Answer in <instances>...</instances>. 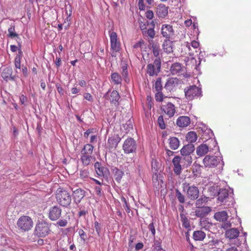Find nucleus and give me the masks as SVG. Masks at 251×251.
<instances>
[{
    "mask_svg": "<svg viewBox=\"0 0 251 251\" xmlns=\"http://www.w3.org/2000/svg\"><path fill=\"white\" fill-rule=\"evenodd\" d=\"M149 230L151 231L152 235L154 236L155 235V229L154 226L153 220L150 223L148 226Z\"/></svg>",
    "mask_w": 251,
    "mask_h": 251,
    "instance_id": "obj_51",
    "label": "nucleus"
},
{
    "mask_svg": "<svg viewBox=\"0 0 251 251\" xmlns=\"http://www.w3.org/2000/svg\"><path fill=\"white\" fill-rule=\"evenodd\" d=\"M220 242L218 240H212L207 243V246L208 248L214 250L219 245Z\"/></svg>",
    "mask_w": 251,
    "mask_h": 251,
    "instance_id": "obj_45",
    "label": "nucleus"
},
{
    "mask_svg": "<svg viewBox=\"0 0 251 251\" xmlns=\"http://www.w3.org/2000/svg\"><path fill=\"white\" fill-rule=\"evenodd\" d=\"M56 199L58 203L63 207H69L72 198L70 193L62 188H58L56 192Z\"/></svg>",
    "mask_w": 251,
    "mask_h": 251,
    "instance_id": "obj_2",
    "label": "nucleus"
},
{
    "mask_svg": "<svg viewBox=\"0 0 251 251\" xmlns=\"http://www.w3.org/2000/svg\"><path fill=\"white\" fill-rule=\"evenodd\" d=\"M169 144L171 149L176 150L179 146V141L176 137H171L169 139Z\"/></svg>",
    "mask_w": 251,
    "mask_h": 251,
    "instance_id": "obj_32",
    "label": "nucleus"
},
{
    "mask_svg": "<svg viewBox=\"0 0 251 251\" xmlns=\"http://www.w3.org/2000/svg\"><path fill=\"white\" fill-rule=\"evenodd\" d=\"M161 77H158L156 80L154 85V88L156 92L162 91L163 87L162 85V80Z\"/></svg>",
    "mask_w": 251,
    "mask_h": 251,
    "instance_id": "obj_44",
    "label": "nucleus"
},
{
    "mask_svg": "<svg viewBox=\"0 0 251 251\" xmlns=\"http://www.w3.org/2000/svg\"><path fill=\"white\" fill-rule=\"evenodd\" d=\"M228 217L227 213L226 211L217 212L214 215V218L216 221L222 222H226Z\"/></svg>",
    "mask_w": 251,
    "mask_h": 251,
    "instance_id": "obj_27",
    "label": "nucleus"
},
{
    "mask_svg": "<svg viewBox=\"0 0 251 251\" xmlns=\"http://www.w3.org/2000/svg\"><path fill=\"white\" fill-rule=\"evenodd\" d=\"M161 34L166 39L170 38L174 35V30L173 26L170 24H163L162 25Z\"/></svg>",
    "mask_w": 251,
    "mask_h": 251,
    "instance_id": "obj_15",
    "label": "nucleus"
},
{
    "mask_svg": "<svg viewBox=\"0 0 251 251\" xmlns=\"http://www.w3.org/2000/svg\"><path fill=\"white\" fill-rule=\"evenodd\" d=\"M223 223L222 225V227L225 229H227L231 226V224L230 222H228L226 221V222H224Z\"/></svg>",
    "mask_w": 251,
    "mask_h": 251,
    "instance_id": "obj_59",
    "label": "nucleus"
},
{
    "mask_svg": "<svg viewBox=\"0 0 251 251\" xmlns=\"http://www.w3.org/2000/svg\"><path fill=\"white\" fill-rule=\"evenodd\" d=\"M208 198L205 196L201 197L199 199H197L196 201V207H203V205L206 203L208 201Z\"/></svg>",
    "mask_w": 251,
    "mask_h": 251,
    "instance_id": "obj_39",
    "label": "nucleus"
},
{
    "mask_svg": "<svg viewBox=\"0 0 251 251\" xmlns=\"http://www.w3.org/2000/svg\"><path fill=\"white\" fill-rule=\"evenodd\" d=\"M158 123L159 125V127L161 129H165V125L164 122L163 117L162 116H160L158 118Z\"/></svg>",
    "mask_w": 251,
    "mask_h": 251,
    "instance_id": "obj_48",
    "label": "nucleus"
},
{
    "mask_svg": "<svg viewBox=\"0 0 251 251\" xmlns=\"http://www.w3.org/2000/svg\"><path fill=\"white\" fill-rule=\"evenodd\" d=\"M111 78L114 84H120L122 83V77L118 73H113L111 75Z\"/></svg>",
    "mask_w": 251,
    "mask_h": 251,
    "instance_id": "obj_36",
    "label": "nucleus"
},
{
    "mask_svg": "<svg viewBox=\"0 0 251 251\" xmlns=\"http://www.w3.org/2000/svg\"><path fill=\"white\" fill-rule=\"evenodd\" d=\"M176 196L177 199L178 201L181 203H183L185 202V197L184 195H183L178 189H176Z\"/></svg>",
    "mask_w": 251,
    "mask_h": 251,
    "instance_id": "obj_43",
    "label": "nucleus"
},
{
    "mask_svg": "<svg viewBox=\"0 0 251 251\" xmlns=\"http://www.w3.org/2000/svg\"><path fill=\"white\" fill-rule=\"evenodd\" d=\"M121 201L124 203V205H123V206L125 207L126 211L127 212H129V206L128 205V204L126 199L125 197H122L121 198Z\"/></svg>",
    "mask_w": 251,
    "mask_h": 251,
    "instance_id": "obj_49",
    "label": "nucleus"
},
{
    "mask_svg": "<svg viewBox=\"0 0 251 251\" xmlns=\"http://www.w3.org/2000/svg\"><path fill=\"white\" fill-rule=\"evenodd\" d=\"M198 209L195 211V215L197 217L203 218L208 215L211 211V208L209 206L197 207Z\"/></svg>",
    "mask_w": 251,
    "mask_h": 251,
    "instance_id": "obj_21",
    "label": "nucleus"
},
{
    "mask_svg": "<svg viewBox=\"0 0 251 251\" xmlns=\"http://www.w3.org/2000/svg\"><path fill=\"white\" fill-rule=\"evenodd\" d=\"M186 138L187 141L189 142L190 143L192 144V143L196 141L197 139V135L194 131H190L187 134Z\"/></svg>",
    "mask_w": 251,
    "mask_h": 251,
    "instance_id": "obj_37",
    "label": "nucleus"
},
{
    "mask_svg": "<svg viewBox=\"0 0 251 251\" xmlns=\"http://www.w3.org/2000/svg\"><path fill=\"white\" fill-rule=\"evenodd\" d=\"M180 217L181 222L182 223V226L185 228H189L190 226V223L185 215L184 214H180Z\"/></svg>",
    "mask_w": 251,
    "mask_h": 251,
    "instance_id": "obj_42",
    "label": "nucleus"
},
{
    "mask_svg": "<svg viewBox=\"0 0 251 251\" xmlns=\"http://www.w3.org/2000/svg\"><path fill=\"white\" fill-rule=\"evenodd\" d=\"M62 209L59 206L55 205L50 208L49 218L51 221H56L61 217Z\"/></svg>",
    "mask_w": 251,
    "mask_h": 251,
    "instance_id": "obj_13",
    "label": "nucleus"
},
{
    "mask_svg": "<svg viewBox=\"0 0 251 251\" xmlns=\"http://www.w3.org/2000/svg\"><path fill=\"white\" fill-rule=\"evenodd\" d=\"M125 171V170L123 167H122V169H119L117 167H114L112 169L114 178L117 183H120L121 182L122 178L124 175Z\"/></svg>",
    "mask_w": 251,
    "mask_h": 251,
    "instance_id": "obj_24",
    "label": "nucleus"
},
{
    "mask_svg": "<svg viewBox=\"0 0 251 251\" xmlns=\"http://www.w3.org/2000/svg\"><path fill=\"white\" fill-rule=\"evenodd\" d=\"M71 190L73 192L72 196L74 202L77 205L85 196L86 192L84 190L80 188H77L75 190H74V188H72Z\"/></svg>",
    "mask_w": 251,
    "mask_h": 251,
    "instance_id": "obj_12",
    "label": "nucleus"
},
{
    "mask_svg": "<svg viewBox=\"0 0 251 251\" xmlns=\"http://www.w3.org/2000/svg\"><path fill=\"white\" fill-rule=\"evenodd\" d=\"M94 129V128H90L87 130L84 133V136L85 138H87L88 136L91 133L93 132Z\"/></svg>",
    "mask_w": 251,
    "mask_h": 251,
    "instance_id": "obj_62",
    "label": "nucleus"
},
{
    "mask_svg": "<svg viewBox=\"0 0 251 251\" xmlns=\"http://www.w3.org/2000/svg\"><path fill=\"white\" fill-rule=\"evenodd\" d=\"M182 162L184 161V165H190L192 162V158L190 155H182Z\"/></svg>",
    "mask_w": 251,
    "mask_h": 251,
    "instance_id": "obj_46",
    "label": "nucleus"
},
{
    "mask_svg": "<svg viewBox=\"0 0 251 251\" xmlns=\"http://www.w3.org/2000/svg\"><path fill=\"white\" fill-rule=\"evenodd\" d=\"M184 92L185 98L188 100H192L193 99L201 98L202 96L201 88L196 85L186 87L184 88Z\"/></svg>",
    "mask_w": 251,
    "mask_h": 251,
    "instance_id": "obj_3",
    "label": "nucleus"
},
{
    "mask_svg": "<svg viewBox=\"0 0 251 251\" xmlns=\"http://www.w3.org/2000/svg\"><path fill=\"white\" fill-rule=\"evenodd\" d=\"M233 190L226 189H220L218 194V203L225 205V208L232 206L234 203Z\"/></svg>",
    "mask_w": 251,
    "mask_h": 251,
    "instance_id": "obj_1",
    "label": "nucleus"
},
{
    "mask_svg": "<svg viewBox=\"0 0 251 251\" xmlns=\"http://www.w3.org/2000/svg\"><path fill=\"white\" fill-rule=\"evenodd\" d=\"M122 147L126 154L135 153L137 150V144L133 138L128 137L124 141Z\"/></svg>",
    "mask_w": 251,
    "mask_h": 251,
    "instance_id": "obj_8",
    "label": "nucleus"
},
{
    "mask_svg": "<svg viewBox=\"0 0 251 251\" xmlns=\"http://www.w3.org/2000/svg\"><path fill=\"white\" fill-rule=\"evenodd\" d=\"M57 224L60 226H65L67 224V221L66 220H59Z\"/></svg>",
    "mask_w": 251,
    "mask_h": 251,
    "instance_id": "obj_58",
    "label": "nucleus"
},
{
    "mask_svg": "<svg viewBox=\"0 0 251 251\" xmlns=\"http://www.w3.org/2000/svg\"><path fill=\"white\" fill-rule=\"evenodd\" d=\"M13 70L11 67H7L4 68L1 73L3 79L7 81L9 80H15V76L12 75Z\"/></svg>",
    "mask_w": 251,
    "mask_h": 251,
    "instance_id": "obj_23",
    "label": "nucleus"
},
{
    "mask_svg": "<svg viewBox=\"0 0 251 251\" xmlns=\"http://www.w3.org/2000/svg\"><path fill=\"white\" fill-rule=\"evenodd\" d=\"M84 98L90 101L93 100V97L92 95L88 93H86L84 94Z\"/></svg>",
    "mask_w": 251,
    "mask_h": 251,
    "instance_id": "obj_61",
    "label": "nucleus"
},
{
    "mask_svg": "<svg viewBox=\"0 0 251 251\" xmlns=\"http://www.w3.org/2000/svg\"><path fill=\"white\" fill-rule=\"evenodd\" d=\"M155 99L157 101L161 102L163 100V95L161 91L157 92L155 95Z\"/></svg>",
    "mask_w": 251,
    "mask_h": 251,
    "instance_id": "obj_47",
    "label": "nucleus"
},
{
    "mask_svg": "<svg viewBox=\"0 0 251 251\" xmlns=\"http://www.w3.org/2000/svg\"><path fill=\"white\" fill-rule=\"evenodd\" d=\"M190 123V119L188 116H180L176 120V125L181 127L187 126Z\"/></svg>",
    "mask_w": 251,
    "mask_h": 251,
    "instance_id": "obj_26",
    "label": "nucleus"
},
{
    "mask_svg": "<svg viewBox=\"0 0 251 251\" xmlns=\"http://www.w3.org/2000/svg\"><path fill=\"white\" fill-rule=\"evenodd\" d=\"M55 87H56L58 93L61 95H63L64 90H63V88L61 86V85L59 83H56L55 84Z\"/></svg>",
    "mask_w": 251,
    "mask_h": 251,
    "instance_id": "obj_55",
    "label": "nucleus"
},
{
    "mask_svg": "<svg viewBox=\"0 0 251 251\" xmlns=\"http://www.w3.org/2000/svg\"><path fill=\"white\" fill-rule=\"evenodd\" d=\"M32 219L27 216H21L17 221L18 228L22 231L29 230L33 226Z\"/></svg>",
    "mask_w": 251,
    "mask_h": 251,
    "instance_id": "obj_5",
    "label": "nucleus"
},
{
    "mask_svg": "<svg viewBox=\"0 0 251 251\" xmlns=\"http://www.w3.org/2000/svg\"><path fill=\"white\" fill-rule=\"evenodd\" d=\"M220 160L221 159L216 156L207 155L204 158L203 163L206 167L214 168L220 163Z\"/></svg>",
    "mask_w": 251,
    "mask_h": 251,
    "instance_id": "obj_10",
    "label": "nucleus"
},
{
    "mask_svg": "<svg viewBox=\"0 0 251 251\" xmlns=\"http://www.w3.org/2000/svg\"><path fill=\"white\" fill-rule=\"evenodd\" d=\"M179 80L177 78H169L164 86V88L170 92L174 91L175 88L178 84Z\"/></svg>",
    "mask_w": 251,
    "mask_h": 251,
    "instance_id": "obj_20",
    "label": "nucleus"
},
{
    "mask_svg": "<svg viewBox=\"0 0 251 251\" xmlns=\"http://www.w3.org/2000/svg\"><path fill=\"white\" fill-rule=\"evenodd\" d=\"M183 191H186V196L191 200H196L199 195V190L194 185H190L189 183H184L183 184Z\"/></svg>",
    "mask_w": 251,
    "mask_h": 251,
    "instance_id": "obj_7",
    "label": "nucleus"
},
{
    "mask_svg": "<svg viewBox=\"0 0 251 251\" xmlns=\"http://www.w3.org/2000/svg\"><path fill=\"white\" fill-rule=\"evenodd\" d=\"M151 27L148 29L147 30H146L145 29L141 28V30L142 31V33L143 35H147L148 37L152 39L154 38L155 36V31L154 30V23L152 21L151 22Z\"/></svg>",
    "mask_w": 251,
    "mask_h": 251,
    "instance_id": "obj_30",
    "label": "nucleus"
},
{
    "mask_svg": "<svg viewBox=\"0 0 251 251\" xmlns=\"http://www.w3.org/2000/svg\"><path fill=\"white\" fill-rule=\"evenodd\" d=\"M121 140V138L118 134H115L109 137L107 141V148L109 150H115Z\"/></svg>",
    "mask_w": 251,
    "mask_h": 251,
    "instance_id": "obj_18",
    "label": "nucleus"
},
{
    "mask_svg": "<svg viewBox=\"0 0 251 251\" xmlns=\"http://www.w3.org/2000/svg\"><path fill=\"white\" fill-rule=\"evenodd\" d=\"M109 34L110 40V49L114 51L119 50L120 43L118 41L117 34L115 32L109 31Z\"/></svg>",
    "mask_w": 251,
    "mask_h": 251,
    "instance_id": "obj_14",
    "label": "nucleus"
},
{
    "mask_svg": "<svg viewBox=\"0 0 251 251\" xmlns=\"http://www.w3.org/2000/svg\"><path fill=\"white\" fill-rule=\"evenodd\" d=\"M124 127L128 131H129L130 129H132V125L131 124L130 121H128L127 123L126 124V125L124 126Z\"/></svg>",
    "mask_w": 251,
    "mask_h": 251,
    "instance_id": "obj_64",
    "label": "nucleus"
},
{
    "mask_svg": "<svg viewBox=\"0 0 251 251\" xmlns=\"http://www.w3.org/2000/svg\"><path fill=\"white\" fill-rule=\"evenodd\" d=\"M161 62L160 57L156 58L152 63L147 66L146 72L150 76L157 75L161 71Z\"/></svg>",
    "mask_w": 251,
    "mask_h": 251,
    "instance_id": "obj_6",
    "label": "nucleus"
},
{
    "mask_svg": "<svg viewBox=\"0 0 251 251\" xmlns=\"http://www.w3.org/2000/svg\"><path fill=\"white\" fill-rule=\"evenodd\" d=\"M94 147L90 144H87L84 145L83 148L81 151V154H88L91 155L93 153Z\"/></svg>",
    "mask_w": 251,
    "mask_h": 251,
    "instance_id": "obj_35",
    "label": "nucleus"
},
{
    "mask_svg": "<svg viewBox=\"0 0 251 251\" xmlns=\"http://www.w3.org/2000/svg\"><path fill=\"white\" fill-rule=\"evenodd\" d=\"M149 45L151 47L154 56L158 58V57L159 56L161 52L159 44L158 43L154 42L153 41L151 40L149 41Z\"/></svg>",
    "mask_w": 251,
    "mask_h": 251,
    "instance_id": "obj_28",
    "label": "nucleus"
},
{
    "mask_svg": "<svg viewBox=\"0 0 251 251\" xmlns=\"http://www.w3.org/2000/svg\"><path fill=\"white\" fill-rule=\"evenodd\" d=\"M162 48L163 50L167 53L173 52V48L172 47V43L169 39H166L163 45Z\"/></svg>",
    "mask_w": 251,
    "mask_h": 251,
    "instance_id": "obj_33",
    "label": "nucleus"
},
{
    "mask_svg": "<svg viewBox=\"0 0 251 251\" xmlns=\"http://www.w3.org/2000/svg\"><path fill=\"white\" fill-rule=\"evenodd\" d=\"M195 147L193 144L189 143L184 146L180 150L181 155H190L194 151Z\"/></svg>",
    "mask_w": 251,
    "mask_h": 251,
    "instance_id": "obj_29",
    "label": "nucleus"
},
{
    "mask_svg": "<svg viewBox=\"0 0 251 251\" xmlns=\"http://www.w3.org/2000/svg\"><path fill=\"white\" fill-rule=\"evenodd\" d=\"M92 157L90 155L81 154L80 159L84 166H87L91 163Z\"/></svg>",
    "mask_w": 251,
    "mask_h": 251,
    "instance_id": "obj_38",
    "label": "nucleus"
},
{
    "mask_svg": "<svg viewBox=\"0 0 251 251\" xmlns=\"http://www.w3.org/2000/svg\"><path fill=\"white\" fill-rule=\"evenodd\" d=\"M8 36L12 39L15 38V37H18V34L15 32L14 24L11 25L10 27L8 29Z\"/></svg>",
    "mask_w": 251,
    "mask_h": 251,
    "instance_id": "obj_41",
    "label": "nucleus"
},
{
    "mask_svg": "<svg viewBox=\"0 0 251 251\" xmlns=\"http://www.w3.org/2000/svg\"><path fill=\"white\" fill-rule=\"evenodd\" d=\"M121 73L122 75V77L125 79L126 82L129 81V79L128 78V73L127 71V66L126 64H124L121 67Z\"/></svg>",
    "mask_w": 251,
    "mask_h": 251,
    "instance_id": "obj_40",
    "label": "nucleus"
},
{
    "mask_svg": "<svg viewBox=\"0 0 251 251\" xmlns=\"http://www.w3.org/2000/svg\"><path fill=\"white\" fill-rule=\"evenodd\" d=\"M171 73L173 75H179L184 72L183 69L179 63L173 64L170 69Z\"/></svg>",
    "mask_w": 251,
    "mask_h": 251,
    "instance_id": "obj_25",
    "label": "nucleus"
},
{
    "mask_svg": "<svg viewBox=\"0 0 251 251\" xmlns=\"http://www.w3.org/2000/svg\"><path fill=\"white\" fill-rule=\"evenodd\" d=\"M27 98L24 95H22L20 97V101L22 104H24L25 102L26 101Z\"/></svg>",
    "mask_w": 251,
    "mask_h": 251,
    "instance_id": "obj_63",
    "label": "nucleus"
},
{
    "mask_svg": "<svg viewBox=\"0 0 251 251\" xmlns=\"http://www.w3.org/2000/svg\"><path fill=\"white\" fill-rule=\"evenodd\" d=\"M161 109L169 118L174 116L176 112V107L172 102H168L162 105Z\"/></svg>",
    "mask_w": 251,
    "mask_h": 251,
    "instance_id": "obj_17",
    "label": "nucleus"
},
{
    "mask_svg": "<svg viewBox=\"0 0 251 251\" xmlns=\"http://www.w3.org/2000/svg\"><path fill=\"white\" fill-rule=\"evenodd\" d=\"M153 12L151 10H148L146 13V17L150 20H151L153 18Z\"/></svg>",
    "mask_w": 251,
    "mask_h": 251,
    "instance_id": "obj_56",
    "label": "nucleus"
},
{
    "mask_svg": "<svg viewBox=\"0 0 251 251\" xmlns=\"http://www.w3.org/2000/svg\"><path fill=\"white\" fill-rule=\"evenodd\" d=\"M239 231L237 228H231L226 230L225 233V236L226 238H228L230 241L232 240L236 239L237 241V242L234 243V244L237 246H239L242 242V241L240 240L241 236H239Z\"/></svg>",
    "mask_w": 251,
    "mask_h": 251,
    "instance_id": "obj_9",
    "label": "nucleus"
},
{
    "mask_svg": "<svg viewBox=\"0 0 251 251\" xmlns=\"http://www.w3.org/2000/svg\"><path fill=\"white\" fill-rule=\"evenodd\" d=\"M205 233L202 230L195 231L193 233V238L196 241H202L205 238Z\"/></svg>",
    "mask_w": 251,
    "mask_h": 251,
    "instance_id": "obj_34",
    "label": "nucleus"
},
{
    "mask_svg": "<svg viewBox=\"0 0 251 251\" xmlns=\"http://www.w3.org/2000/svg\"><path fill=\"white\" fill-rule=\"evenodd\" d=\"M154 250H156L159 249V248L161 247V242L158 240H155L154 241V244L152 246Z\"/></svg>",
    "mask_w": 251,
    "mask_h": 251,
    "instance_id": "obj_53",
    "label": "nucleus"
},
{
    "mask_svg": "<svg viewBox=\"0 0 251 251\" xmlns=\"http://www.w3.org/2000/svg\"><path fill=\"white\" fill-rule=\"evenodd\" d=\"M174 165V171L176 175H179L182 172L181 163H182V158L181 156H176L172 160Z\"/></svg>",
    "mask_w": 251,
    "mask_h": 251,
    "instance_id": "obj_19",
    "label": "nucleus"
},
{
    "mask_svg": "<svg viewBox=\"0 0 251 251\" xmlns=\"http://www.w3.org/2000/svg\"><path fill=\"white\" fill-rule=\"evenodd\" d=\"M50 225L45 221L38 222L35 228L34 235L39 237H45L50 232Z\"/></svg>",
    "mask_w": 251,
    "mask_h": 251,
    "instance_id": "obj_4",
    "label": "nucleus"
},
{
    "mask_svg": "<svg viewBox=\"0 0 251 251\" xmlns=\"http://www.w3.org/2000/svg\"><path fill=\"white\" fill-rule=\"evenodd\" d=\"M103 97L109 100L110 103L115 106H118L119 105L120 96L117 91L113 90L110 92L109 90L104 95Z\"/></svg>",
    "mask_w": 251,
    "mask_h": 251,
    "instance_id": "obj_11",
    "label": "nucleus"
},
{
    "mask_svg": "<svg viewBox=\"0 0 251 251\" xmlns=\"http://www.w3.org/2000/svg\"><path fill=\"white\" fill-rule=\"evenodd\" d=\"M185 61L186 62V66L189 65V62H190L191 63H192L193 64L196 63V60L194 57H190V58H187V60H186V59H185Z\"/></svg>",
    "mask_w": 251,
    "mask_h": 251,
    "instance_id": "obj_60",
    "label": "nucleus"
},
{
    "mask_svg": "<svg viewBox=\"0 0 251 251\" xmlns=\"http://www.w3.org/2000/svg\"><path fill=\"white\" fill-rule=\"evenodd\" d=\"M78 234H79L81 240H82L83 241H85V237L86 236V233H85L84 230L81 229H79L78 231Z\"/></svg>",
    "mask_w": 251,
    "mask_h": 251,
    "instance_id": "obj_57",
    "label": "nucleus"
},
{
    "mask_svg": "<svg viewBox=\"0 0 251 251\" xmlns=\"http://www.w3.org/2000/svg\"><path fill=\"white\" fill-rule=\"evenodd\" d=\"M94 167L97 174L100 176L107 178L109 176V171L107 168L102 166L99 162H96L94 164Z\"/></svg>",
    "mask_w": 251,
    "mask_h": 251,
    "instance_id": "obj_16",
    "label": "nucleus"
},
{
    "mask_svg": "<svg viewBox=\"0 0 251 251\" xmlns=\"http://www.w3.org/2000/svg\"><path fill=\"white\" fill-rule=\"evenodd\" d=\"M144 0H139L138 1V6L139 8L141 10H144L145 9L146 6L144 2Z\"/></svg>",
    "mask_w": 251,
    "mask_h": 251,
    "instance_id": "obj_54",
    "label": "nucleus"
},
{
    "mask_svg": "<svg viewBox=\"0 0 251 251\" xmlns=\"http://www.w3.org/2000/svg\"><path fill=\"white\" fill-rule=\"evenodd\" d=\"M168 7L163 4H159L156 7L155 13L159 18H164L167 16Z\"/></svg>",
    "mask_w": 251,
    "mask_h": 251,
    "instance_id": "obj_22",
    "label": "nucleus"
},
{
    "mask_svg": "<svg viewBox=\"0 0 251 251\" xmlns=\"http://www.w3.org/2000/svg\"><path fill=\"white\" fill-rule=\"evenodd\" d=\"M209 151V148L206 144H201L197 149L196 152L198 155L202 156L206 154Z\"/></svg>",
    "mask_w": 251,
    "mask_h": 251,
    "instance_id": "obj_31",
    "label": "nucleus"
},
{
    "mask_svg": "<svg viewBox=\"0 0 251 251\" xmlns=\"http://www.w3.org/2000/svg\"><path fill=\"white\" fill-rule=\"evenodd\" d=\"M21 57L19 56H16L15 58V66L17 69L21 68Z\"/></svg>",
    "mask_w": 251,
    "mask_h": 251,
    "instance_id": "obj_52",
    "label": "nucleus"
},
{
    "mask_svg": "<svg viewBox=\"0 0 251 251\" xmlns=\"http://www.w3.org/2000/svg\"><path fill=\"white\" fill-rule=\"evenodd\" d=\"M95 228L96 231L99 236H100V233L101 231V226L100 225L97 221H95L94 223Z\"/></svg>",
    "mask_w": 251,
    "mask_h": 251,
    "instance_id": "obj_50",
    "label": "nucleus"
}]
</instances>
